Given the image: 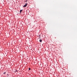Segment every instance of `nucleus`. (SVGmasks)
Returning <instances> with one entry per match:
<instances>
[{
    "label": "nucleus",
    "mask_w": 77,
    "mask_h": 77,
    "mask_svg": "<svg viewBox=\"0 0 77 77\" xmlns=\"http://www.w3.org/2000/svg\"><path fill=\"white\" fill-rule=\"evenodd\" d=\"M27 6V4L26 3L23 6V8H25V7H26Z\"/></svg>",
    "instance_id": "obj_1"
},
{
    "label": "nucleus",
    "mask_w": 77,
    "mask_h": 77,
    "mask_svg": "<svg viewBox=\"0 0 77 77\" xmlns=\"http://www.w3.org/2000/svg\"><path fill=\"white\" fill-rule=\"evenodd\" d=\"M17 69H16V70H15V72H17Z\"/></svg>",
    "instance_id": "obj_4"
},
{
    "label": "nucleus",
    "mask_w": 77,
    "mask_h": 77,
    "mask_svg": "<svg viewBox=\"0 0 77 77\" xmlns=\"http://www.w3.org/2000/svg\"><path fill=\"white\" fill-rule=\"evenodd\" d=\"M25 2H27V0H26V1H25Z\"/></svg>",
    "instance_id": "obj_9"
},
{
    "label": "nucleus",
    "mask_w": 77,
    "mask_h": 77,
    "mask_svg": "<svg viewBox=\"0 0 77 77\" xmlns=\"http://www.w3.org/2000/svg\"><path fill=\"white\" fill-rule=\"evenodd\" d=\"M7 75H8L7 77H8V76H9V74H7Z\"/></svg>",
    "instance_id": "obj_5"
},
{
    "label": "nucleus",
    "mask_w": 77,
    "mask_h": 77,
    "mask_svg": "<svg viewBox=\"0 0 77 77\" xmlns=\"http://www.w3.org/2000/svg\"><path fill=\"white\" fill-rule=\"evenodd\" d=\"M42 40L41 39H40L39 40V42H42Z\"/></svg>",
    "instance_id": "obj_2"
},
{
    "label": "nucleus",
    "mask_w": 77,
    "mask_h": 77,
    "mask_svg": "<svg viewBox=\"0 0 77 77\" xmlns=\"http://www.w3.org/2000/svg\"><path fill=\"white\" fill-rule=\"evenodd\" d=\"M6 74V72H5L3 73V74Z\"/></svg>",
    "instance_id": "obj_7"
},
{
    "label": "nucleus",
    "mask_w": 77,
    "mask_h": 77,
    "mask_svg": "<svg viewBox=\"0 0 77 77\" xmlns=\"http://www.w3.org/2000/svg\"><path fill=\"white\" fill-rule=\"evenodd\" d=\"M22 11H23V10H21L20 11V13L21 14V12H22Z\"/></svg>",
    "instance_id": "obj_3"
},
{
    "label": "nucleus",
    "mask_w": 77,
    "mask_h": 77,
    "mask_svg": "<svg viewBox=\"0 0 77 77\" xmlns=\"http://www.w3.org/2000/svg\"><path fill=\"white\" fill-rule=\"evenodd\" d=\"M39 37H41V36H40V35H39Z\"/></svg>",
    "instance_id": "obj_8"
},
{
    "label": "nucleus",
    "mask_w": 77,
    "mask_h": 77,
    "mask_svg": "<svg viewBox=\"0 0 77 77\" xmlns=\"http://www.w3.org/2000/svg\"><path fill=\"white\" fill-rule=\"evenodd\" d=\"M39 38V39H41V37H40Z\"/></svg>",
    "instance_id": "obj_10"
},
{
    "label": "nucleus",
    "mask_w": 77,
    "mask_h": 77,
    "mask_svg": "<svg viewBox=\"0 0 77 77\" xmlns=\"http://www.w3.org/2000/svg\"><path fill=\"white\" fill-rule=\"evenodd\" d=\"M28 69H29V70H30V69H30V68H29Z\"/></svg>",
    "instance_id": "obj_6"
}]
</instances>
